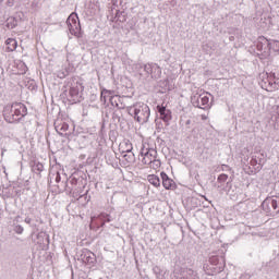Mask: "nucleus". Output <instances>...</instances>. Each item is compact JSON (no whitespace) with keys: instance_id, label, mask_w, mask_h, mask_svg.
<instances>
[{"instance_id":"obj_1","label":"nucleus","mask_w":279,"mask_h":279,"mask_svg":"<svg viewBox=\"0 0 279 279\" xmlns=\"http://www.w3.org/2000/svg\"><path fill=\"white\" fill-rule=\"evenodd\" d=\"M141 162L144 167H149L155 171L158 170L161 166L160 159H158V151L153 148L141 149Z\"/></svg>"},{"instance_id":"obj_2","label":"nucleus","mask_w":279,"mask_h":279,"mask_svg":"<svg viewBox=\"0 0 279 279\" xmlns=\"http://www.w3.org/2000/svg\"><path fill=\"white\" fill-rule=\"evenodd\" d=\"M130 112L134 114V119L135 121H137V123H147L151 114L149 106H147V104L145 102L135 104L133 107L130 108Z\"/></svg>"},{"instance_id":"obj_3","label":"nucleus","mask_w":279,"mask_h":279,"mask_svg":"<svg viewBox=\"0 0 279 279\" xmlns=\"http://www.w3.org/2000/svg\"><path fill=\"white\" fill-rule=\"evenodd\" d=\"M66 24L72 36L82 38V25L80 24V17L77 16V13H72L68 17Z\"/></svg>"},{"instance_id":"obj_4","label":"nucleus","mask_w":279,"mask_h":279,"mask_svg":"<svg viewBox=\"0 0 279 279\" xmlns=\"http://www.w3.org/2000/svg\"><path fill=\"white\" fill-rule=\"evenodd\" d=\"M83 90H84V83L73 80V83L71 84L69 89L70 101L72 104H77L81 97L80 93H83Z\"/></svg>"},{"instance_id":"obj_5","label":"nucleus","mask_w":279,"mask_h":279,"mask_svg":"<svg viewBox=\"0 0 279 279\" xmlns=\"http://www.w3.org/2000/svg\"><path fill=\"white\" fill-rule=\"evenodd\" d=\"M3 118L7 123H16L19 118L14 116V105H7L3 109Z\"/></svg>"},{"instance_id":"obj_6","label":"nucleus","mask_w":279,"mask_h":279,"mask_svg":"<svg viewBox=\"0 0 279 279\" xmlns=\"http://www.w3.org/2000/svg\"><path fill=\"white\" fill-rule=\"evenodd\" d=\"M108 97H110L111 106H116V108H119V104L117 102V99H119V96H112L111 90L102 89L100 93V101L106 104V101H108Z\"/></svg>"},{"instance_id":"obj_7","label":"nucleus","mask_w":279,"mask_h":279,"mask_svg":"<svg viewBox=\"0 0 279 279\" xmlns=\"http://www.w3.org/2000/svg\"><path fill=\"white\" fill-rule=\"evenodd\" d=\"M13 112L17 121L27 114V107L22 102H13Z\"/></svg>"},{"instance_id":"obj_8","label":"nucleus","mask_w":279,"mask_h":279,"mask_svg":"<svg viewBox=\"0 0 279 279\" xmlns=\"http://www.w3.org/2000/svg\"><path fill=\"white\" fill-rule=\"evenodd\" d=\"M157 111L159 112V118L161 119V121H163L165 123H169V121H171V110L167 109V106L158 105Z\"/></svg>"},{"instance_id":"obj_9","label":"nucleus","mask_w":279,"mask_h":279,"mask_svg":"<svg viewBox=\"0 0 279 279\" xmlns=\"http://www.w3.org/2000/svg\"><path fill=\"white\" fill-rule=\"evenodd\" d=\"M160 177L162 180L163 189H166L167 191H171V190L175 189V182L173 181V179L169 178V175L166 174V172H161Z\"/></svg>"},{"instance_id":"obj_10","label":"nucleus","mask_w":279,"mask_h":279,"mask_svg":"<svg viewBox=\"0 0 279 279\" xmlns=\"http://www.w3.org/2000/svg\"><path fill=\"white\" fill-rule=\"evenodd\" d=\"M208 104H210V94L204 92L198 96L197 99V108H208Z\"/></svg>"},{"instance_id":"obj_11","label":"nucleus","mask_w":279,"mask_h":279,"mask_svg":"<svg viewBox=\"0 0 279 279\" xmlns=\"http://www.w3.org/2000/svg\"><path fill=\"white\" fill-rule=\"evenodd\" d=\"M133 149L134 146L132 145V142L130 140H124L119 145V151L121 154H131Z\"/></svg>"},{"instance_id":"obj_12","label":"nucleus","mask_w":279,"mask_h":279,"mask_svg":"<svg viewBox=\"0 0 279 279\" xmlns=\"http://www.w3.org/2000/svg\"><path fill=\"white\" fill-rule=\"evenodd\" d=\"M203 269L207 276H215V274H221V268H217L211 264H205Z\"/></svg>"},{"instance_id":"obj_13","label":"nucleus","mask_w":279,"mask_h":279,"mask_svg":"<svg viewBox=\"0 0 279 279\" xmlns=\"http://www.w3.org/2000/svg\"><path fill=\"white\" fill-rule=\"evenodd\" d=\"M7 51H16L19 43L14 38H8L5 40Z\"/></svg>"},{"instance_id":"obj_14","label":"nucleus","mask_w":279,"mask_h":279,"mask_svg":"<svg viewBox=\"0 0 279 279\" xmlns=\"http://www.w3.org/2000/svg\"><path fill=\"white\" fill-rule=\"evenodd\" d=\"M147 180L149 184L155 186V189H158L160 186V178L156 174H148Z\"/></svg>"},{"instance_id":"obj_15","label":"nucleus","mask_w":279,"mask_h":279,"mask_svg":"<svg viewBox=\"0 0 279 279\" xmlns=\"http://www.w3.org/2000/svg\"><path fill=\"white\" fill-rule=\"evenodd\" d=\"M57 132L63 136L65 132H69V124L66 122H61L56 125Z\"/></svg>"},{"instance_id":"obj_16","label":"nucleus","mask_w":279,"mask_h":279,"mask_svg":"<svg viewBox=\"0 0 279 279\" xmlns=\"http://www.w3.org/2000/svg\"><path fill=\"white\" fill-rule=\"evenodd\" d=\"M268 47H269L270 51L278 52L279 51V40L269 41Z\"/></svg>"},{"instance_id":"obj_17","label":"nucleus","mask_w":279,"mask_h":279,"mask_svg":"<svg viewBox=\"0 0 279 279\" xmlns=\"http://www.w3.org/2000/svg\"><path fill=\"white\" fill-rule=\"evenodd\" d=\"M272 210H279V197L268 199Z\"/></svg>"},{"instance_id":"obj_18","label":"nucleus","mask_w":279,"mask_h":279,"mask_svg":"<svg viewBox=\"0 0 279 279\" xmlns=\"http://www.w3.org/2000/svg\"><path fill=\"white\" fill-rule=\"evenodd\" d=\"M33 169H34V171H38L40 173L44 171L45 166L41 162H37V163H35Z\"/></svg>"},{"instance_id":"obj_19","label":"nucleus","mask_w":279,"mask_h":279,"mask_svg":"<svg viewBox=\"0 0 279 279\" xmlns=\"http://www.w3.org/2000/svg\"><path fill=\"white\" fill-rule=\"evenodd\" d=\"M209 263H210L211 266L217 267V265L219 263V257H217V256L210 257Z\"/></svg>"},{"instance_id":"obj_20","label":"nucleus","mask_w":279,"mask_h":279,"mask_svg":"<svg viewBox=\"0 0 279 279\" xmlns=\"http://www.w3.org/2000/svg\"><path fill=\"white\" fill-rule=\"evenodd\" d=\"M218 180H222V182H226V180H228V174H220L218 177Z\"/></svg>"},{"instance_id":"obj_21","label":"nucleus","mask_w":279,"mask_h":279,"mask_svg":"<svg viewBox=\"0 0 279 279\" xmlns=\"http://www.w3.org/2000/svg\"><path fill=\"white\" fill-rule=\"evenodd\" d=\"M7 27H10L11 29H13L14 28V24L10 25V22H8Z\"/></svg>"},{"instance_id":"obj_22","label":"nucleus","mask_w":279,"mask_h":279,"mask_svg":"<svg viewBox=\"0 0 279 279\" xmlns=\"http://www.w3.org/2000/svg\"><path fill=\"white\" fill-rule=\"evenodd\" d=\"M90 260H93V258H89V259L87 260V263H90Z\"/></svg>"},{"instance_id":"obj_23","label":"nucleus","mask_w":279,"mask_h":279,"mask_svg":"<svg viewBox=\"0 0 279 279\" xmlns=\"http://www.w3.org/2000/svg\"><path fill=\"white\" fill-rule=\"evenodd\" d=\"M124 158H128V155H124Z\"/></svg>"},{"instance_id":"obj_24","label":"nucleus","mask_w":279,"mask_h":279,"mask_svg":"<svg viewBox=\"0 0 279 279\" xmlns=\"http://www.w3.org/2000/svg\"><path fill=\"white\" fill-rule=\"evenodd\" d=\"M11 21L14 23V20H13V19H11Z\"/></svg>"},{"instance_id":"obj_25","label":"nucleus","mask_w":279,"mask_h":279,"mask_svg":"<svg viewBox=\"0 0 279 279\" xmlns=\"http://www.w3.org/2000/svg\"><path fill=\"white\" fill-rule=\"evenodd\" d=\"M89 263H93V259H90V262Z\"/></svg>"}]
</instances>
